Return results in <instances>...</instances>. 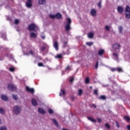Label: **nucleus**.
<instances>
[{"label":"nucleus","mask_w":130,"mask_h":130,"mask_svg":"<svg viewBox=\"0 0 130 130\" xmlns=\"http://www.w3.org/2000/svg\"><path fill=\"white\" fill-rule=\"evenodd\" d=\"M125 15L126 19H130V7L128 6H126L125 9Z\"/></svg>","instance_id":"nucleus-1"},{"label":"nucleus","mask_w":130,"mask_h":130,"mask_svg":"<svg viewBox=\"0 0 130 130\" xmlns=\"http://www.w3.org/2000/svg\"><path fill=\"white\" fill-rule=\"evenodd\" d=\"M38 27L35 23H31L28 25V29L29 31H36V29H37Z\"/></svg>","instance_id":"nucleus-2"},{"label":"nucleus","mask_w":130,"mask_h":130,"mask_svg":"<svg viewBox=\"0 0 130 130\" xmlns=\"http://www.w3.org/2000/svg\"><path fill=\"white\" fill-rule=\"evenodd\" d=\"M13 112L16 115L20 114L21 113V108L18 106H15L13 108Z\"/></svg>","instance_id":"nucleus-3"},{"label":"nucleus","mask_w":130,"mask_h":130,"mask_svg":"<svg viewBox=\"0 0 130 130\" xmlns=\"http://www.w3.org/2000/svg\"><path fill=\"white\" fill-rule=\"evenodd\" d=\"M113 49L115 50H120V48H121V46L120 44L115 43L112 45Z\"/></svg>","instance_id":"nucleus-4"},{"label":"nucleus","mask_w":130,"mask_h":130,"mask_svg":"<svg viewBox=\"0 0 130 130\" xmlns=\"http://www.w3.org/2000/svg\"><path fill=\"white\" fill-rule=\"evenodd\" d=\"M8 89L9 91H15L17 90V87L12 84H9L8 85Z\"/></svg>","instance_id":"nucleus-5"},{"label":"nucleus","mask_w":130,"mask_h":130,"mask_svg":"<svg viewBox=\"0 0 130 130\" xmlns=\"http://www.w3.org/2000/svg\"><path fill=\"white\" fill-rule=\"evenodd\" d=\"M25 6L28 8L32 7V0H27L25 3Z\"/></svg>","instance_id":"nucleus-6"},{"label":"nucleus","mask_w":130,"mask_h":130,"mask_svg":"<svg viewBox=\"0 0 130 130\" xmlns=\"http://www.w3.org/2000/svg\"><path fill=\"white\" fill-rule=\"evenodd\" d=\"M90 14L93 17L96 16L97 15V12H96V10L92 9L90 10Z\"/></svg>","instance_id":"nucleus-7"},{"label":"nucleus","mask_w":130,"mask_h":130,"mask_svg":"<svg viewBox=\"0 0 130 130\" xmlns=\"http://www.w3.org/2000/svg\"><path fill=\"white\" fill-rule=\"evenodd\" d=\"M25 90L26 91H27V92H29L30 93H31V94H33V93H34L35 91H34V89L33 88H30L28 86H26L25 88Z\"/></svg>","instance_id":"nucleus-8"},{"label":"nucleus","mask_w":130,"mask_h":130,"mask_svg":"<svg viewBox=\"0 0 130 130\" xmlns=\"http://www.w3.org/2000/svg\"><path fill=\"white\" fill-rule=\"evenodd\" d=\"M53 47L55 50H58V43L57 41H55L53 43Z\"/></svg>","instance_id":"nucleus-9"},{"label":"nucleus","mask_w":130,"mask_h":130,"mask_svg":"<svg viewBox=\"0 0 130 130\" xmlns=\"http://www.w3.org/2000/svg\"><path fill=\"white\" fill-rule=\"evenodd\" d=\"M104 52H105V50H104V49H100L98 51V54L100 56H102V55H103V54H104Z\"/></svg>","instance_id":"nucleus-10"},{"label":"nucleus","mask_w":130,"mask_h":130,"mask_svg":"<svg viewBox=\"0 0 130 130\" xmlns=\"http://www.w3.org/2000/svg\"><path fill=\"white\" fill-rule=\"evenodd\" d=\"M117 11L120 14H122L123 13V8L121 6H118L117 8Z\"/></svg>","instance_id":"nucleus-11"},{"label":"nucleus","mask_w":130,"mask_h":130,"mask_svg":"<svg viewBox=\"0 0 130 130\" xmlns=\"http://www.w3.org/2000/svg\"><path fill=\"white\" fill-rule=\"evenodd\" d=\"M38 112L39 113H41V114H45V111L41 108H39Z\"/></svg>","instance_id":"nucleus-12"},{"label":"nucleus","mask_w":130,"mask_h":130,"mask_svg":"<svg viewBox=\"0 0 130 130\" xmlns=\"http://www.w3.org/2000/svg\"><path fill=\"white\" fill-rule=\"evenodd\" d=\"M1 99L2 100H4V101H8L9 99L8 98V96H7L6 95H2Z\"/></svg>","instance_id":"nucleus-13"},{"label":"nucleus","mask_w":130,"mask_h":130,"mask_svg":"<svg viewBox=\"0 0 130 130\" xmlns=\"http://www.w3.org/2000/svg\"><path fill=\"white\" fill-rule=\"evenodd\" d=\"M31 103L33 106H37V101L35 99H31Z\"/></svg>","instance_id":"nucleus-14"},{"label":"nucleus","mask_w":130,"mask_h":130,"mask_svg":"<svg viewBox=\"0 0 130 130\" xmlns=\"http://www.w3.org/2000/svg\"><path fill=\"white\" fill-rule=\"evenodd\" d=\"M55 17L56 19H61L62 16L59 13H57L55 14Z\"/></svg>","instance_id":"nucleus-15"},{"label":"nucleus","mask_w":130,"mask_h":130,"mask_svg":"<svg viewBox=\"0 0 130 130\" xmlns=\"http://www.w3.org/2000/svg\"><path fill=\"white\" fill-rule=\"evenodd\" d=\"M65 29L66 31H70L71 29V24H67L66 26H65Z\"/></svg>","instance_id":"nucleus-16"},{"label":"nucleus","mask_w":130,"mask_h":130,"mask_svg":"<svg viewBox=\"0 0 130 130\" xmlns=\"http://www.w3.org/2000/svg\"><path fill=\"white\" fill-rule=\"evenodd\" d=\"M39 5H45V0H39Z\"/></svg>","instance_id":"nucleus-17"},{"label":"nucleus","mask_w":130,"mask_h":130,"mask_svg":"<svg viewBox=\"0 0 130 130\" xmlns=\"http://www.w3.org/2000/svg\"><path fill=\"white\" fill-rule=\"evenodd\" d=\"M45 49H46V46H43L40 49V50L41 52H44Z\"/></svg>","instance_id":"nucleus-18"},{"label":"nucleus","mask_w":130,"mask_h":130,"mask_svg":"<svg viewBox=\"0 0 130 130\" xmlns=\"http://www.w3.org/2000/svg\"><path fill=\"white\" fill-rule=\"evenodd\" d=\"M52 121L53 122L54 124L56 125V126H58V122H57L55 119H52Z\"/></svg>","instance_id":"nucleus-19"},{"label":"nucleus","mask_w":130,"mask_h":130,"mask_svg":"<svg viewBox=\"0 0 130 130\" xmlns=\"http://www.w3.org/2000/svg\"><path fill=\"white\" fill-rule=\"evenodd\" d=\"M30 37L31 38H36L37 37V35L34 32H31L30 34Z\"/></svg>","instance_id":"nucleus-20"},{"label":"nucleus","mask_w":130,"mask_h":130,"mask_svg":"<svg viewBox=\"0 0 130 130\" xmlns=\"http://www.w3.org/2000/svg\"><path fill=\"white\" fill-rule=\"evenodd\" d=\"M63 95H66V90L64 89H61L60 93H59V96H62Z\"/></svg>","instance_id":"nucleus-21"},{"label":"nucleus","mask_w":130,"mask_h":130,"mask_svg":"<svg viewBox=\"0 0 130 130\" xmlns=\"http://www.w3.org/2000/svg\"><path fill=\"white\" fill-rule=\"evenodd\" d=\"M87 118L88 120H90V121H91V122H96V120L91 117H88Z\"/></svg>","instance_id":"nucleus-22"},{"label":"nucleus","mask_w":130,"mask_h":130,"mask_svg":"<svg viewBox=\"0 0 130 130\" xmlns=\"http://www.w3.org/2000/svg\"><path fill=\"white\" fill-rule=\"evenodd\" d=\"M116 71L117 72H118V73H121V72H123V70H122V69H121V68H119V67L116 68Z\"/></svg>","instance_id":"nucleus-23"},{"label":"nucleus","mask_w":130,"mask_h":130,"mask_svg":"<svg viewBox=\"0 0 130 130\" xmlns=\"http://www.w3.org/2000/svg\"><path fill=\"white\" fill-rule=\"evenodd\" d=\"M85 84H89L90 83V78L88 77L85 78Z\"/></svg>","instance_id":"nucleus-24"},{"label":"nucleus","mask_w":130,"mask_h":130,"mask_svg":"<svg viewBox=\"0 0 130 130\" xmlns=\"http://www.w3.org/2000/svg\"><path fill=\"white\" fill-rule=\"evenodd\" d=\"M88 38H93L94 37V34L92 32H90L88 34Z\"/></svg>","instance_id":"nucleus-25"},{"label":"nucleus","mask_w":130,"mask_h":130,"mask_svg":"<svg viewBox=\"0 0 130 130\" xmlns=\"http://www.w3.org/2000/svg\"><path fill=\"white\" fill-rule=\"evenodd\" d=\"M99 99L100 100H106V96H105V95H102L100 96Z\"/></svg>","instance_id":"nucleus-26"},{"label":"nucleus","mask_w":130,"mask_h":130,"mask_svg":"<svg viewBox=\"0 0 130 130\" xmlns=\"http://www.w3.org/2000/svg\"><path fill=\"white\" fill-rule=\"evenodd\" d=\"M62 57V55L61 54H57L56 56H55V58H59V59H61Z\"/></svg>","instance_id":"nucleus-27"},{"label":"nucleus","mask_w":130,"mask_h":130,"mask_svg":"<svg viewBox=\"0 0 130 130\" xmlns=\"http://www.w3.org/2000/svg\"><path fill=\"white\" fill-rule=\"evenodd\" d=\"M86 45H87V46H92V45H93L94 43L92 42H86Z\"/></svg>","instance_id":"nucleus-28"},{"label":"nucleus","mask_w":130,"mask_h":130,"mask_svg":"<svg viewBox=\"0 0 130 130\" xmlns=\"http://www.w3.org/2000/svg\"><path fill=\"white\" fill-rule=\"evenodd\" d=\"M82 94H83V90L81 89L78 90V96H82Z\"/></svg>","instance_id":"nucleus-29"},{"label":"nucleus","mask_w":130,"mask_h":130,"mask_svg":"<svg viewBox=\"0 0 130 130\" xmlns=\"http://www.w3.org/2000/svg\"><path fill=\"white\" fill-rule=\"evenodd\" d=\"M124 119H125L128 122L130 121V118L129 116H125L124 117Z\"/></svg>","instance_id":"nucleus-30"},{"label":"nucleus","mask_w":130,"mask_h":130,"mask_svg":"<svg viewBox=\"0 0 130 130\" xmlns=\"http://www.w3.org/2000/svg\"><path fill=\"white\" fill-rule=\"evenodd\" d=\"M67 21L68 22L67 24L71 25V24L72 23V20H71V18H67Z\"/></svg>","instance_id":"nucleus-31"},{"label":"nucleus","mask_w":130,"mask_h":130,"mask_svg":"<svg viewBox=\"0 0 130 130\" xmlns=\"http://www.w3.org/2000/svg\"><path fill=\"white\" fill-rule=\"evenodd\" d=\"M93 94L94 95H96V96L98 95V89H94Z\"/></svg>","instance_id":"nucleus-32"},{"label":"nucleus","mask_w":130,"mask_h":130,"mask_svg":"<svg viewBox=\"0 0 130 130\" xmlns=\"http://www.w3.org/2000/svg\"><path fill=\"white\" fill-rule=\"evenodd\" d=\"M29 53L32 55V56H35V54H34V52L32 50H30L29 51Z\"/></svg>","instance_id":"nucleus-33"},{"label":"nucleus","mask_w":130,"mask_h":130,"mask_svg":"<svg viewBox=\"0 0 130 130\" xmlns=\"http://www.w3.org/2000/svg\"><path fill=\"white\" fill-rule=\"evenodd\" d=\"M118 29H119V33H122V30H123L122 26H119Z\"/></svg>","instance_id":"nucleus-34"},{"label":"nucleus","mask_w":130,"mask_h":130,"mask_svg":"<svg viewBox=\"0 0 130 130\" xmlns=\"http://www.w3.org/2000/svg\"><path fill=\"white\" fill-rule=\"evenodd\" d=\"M12 97L14 100H18V96L17 95L13 94Z\"/></svg>","instance_id":"nucleus-35"},{"label":"nucleus","mask_w":130,"mask_h":130,"mask_svg":"<svg viewBox=\"0 0 130 130\" xmlns=\"http://www.w3.org/2000/svg\"><path fill=\"white\" fill-rule=\"evenodd\" d=\"M105 29L106 31H110V28H109V26H108V25H106L105 27Z\"/></svg>","instance_id":"nucleus-36"},{"label":"nucleus","mask_w":130,"mask_h":130,"mask_svg":"<svg viewBox=\"0 0 130 130\" xmlns=\"http://www.w3.org/2000/svg\"><path fill=\"white\" fill-rule=\"evenodd\" d=\"M0 113H1V114H5V110H4L3 108H0Z\"/></svg>","instance_id":"nucleus-37"},{"label":"nucleus","mask_w":130,"mask_h":130,"mask_svg":"<svg viewBox=\"0 0 130 130\" xmlns=\"http://www.w3.org/2000/svg\"><path fill=\"white\" fill-rule=\"evenodd\" d=\"M48 112L49 113V114H53V110H52V109H50L48 110Z\"/></svg>","instance_id":"nucleus-38"},{"label":"nucleus","mask_w":130,"mask_h":130,"mask_svg":"<svg viewBox=\"0 0 130 130\" xmlns=\"http://www.w3.org/2000/svg\"><path fill=\"white\" fill-rule=\"evenodd\" d=\"M50 18H51V19H54L55 18V15H53V14H51L49 15Z\"/></svg>","instance_id":"nucleus-39"},{"label":"nucleus","mask_w":130,"mask_h":130,"mask_svg":"<svg viewBox=\"0 0 130 130\" xmlns=\"http://www.w3.org/2000/svg\"><path fill=\"white\" fill-rule=\"evenodd\" d=\"M113 56H114V57H116V58H118V55H117V53H113Z\"/></svg>","instance_id":"nucleus-40"},{"label":"nucleus","mask_w":130,"mask_h":130,"mask_svg":"<svg viewBox=\"0 0 130 130\" xmlns=\"http://www.w3.org/2000/svg\"><path fill=\"white\" fill-rule=\"evenodd\" d=\"M9 71L10 72H15V69L13 67H11L10 68H9Z\"/></svg>","instance_id":"nucleus-41"},{"label":"nucleus","mask_w":130,"mask_h":130,"mask_svg":"<svg viewBox=\"0 0 130 130\" xmlns=\"http://www.w3.org/2000/svg\"><path fill=\"white\" fill-rule=\"evenodd\" d=\"M38 67H44L43 63L39 62L38 63Z\"/></svg>","instance_id":"nucleus-42"},{"label":"nucleus","mask_w":130,"mask_h":130,"mask_svg":"<svg viewBox=\"0 0 130 130\" xmlns=\"http://www.w3.org/2000/svg\"><path fill=\"white\" fill-rule=\"evenodd\" d=\"M105 126L106 127H107V128H110V125H109V124H108L107 123L105 124Z\"/></svg>","instance_id":"nucleus-43"},{"label":"nucleus","mask_w":130,"mask_h":130,"mask_svg":"<svg viewBox=\"0 0 130 130\" xmlns=\"http://www.w3.org/2000/svg\"><path fill=\"white\" fill-rule=\"evenodd\" d=\"M1 130H7V127L6 126H2L0 127Z\"/></svg>","instance_id":"nucleus-44"},{"label":"nucleus","mask_w":130,"mask_h":130,"mask_svg":"<svg viewBox=\"0 0 130 130\" xmlns=\"http://www.w3.org/2000/svg\"><path fill=\"white\" fill-rule=\"evenodd\" d=\"M66 70H67V71H71V70H72V69L71 68V67L67 66L66 67Z\"/></svg>","instance_id":"nucleus-45"},{"label":"nucleus","mask_w":130,"mask_h":130,"mask_svg":"<svg viewBox=\"0 0 130 130\" xmlns=\"http://www.w3.org/2000/svg\"><path fill=\"white\" fill-rule=\"evenodd\" d=\"M98 63H99V62L98 61L96 62V64H95V68L96 69V70H97V69H98Z\"/></svg>","instance_id":"nucleus-46"},{"label":"nucleus","mask_w":130,"mask_h":130,"mask_svg":"<svg viewBox=\"0 0 130 130\" xmlns=\"http://www.w3.org/2000/svg\"><path fill=\"white\" fill-rule=\"evenodd\" d=\"M14 23L17 24H19V20L18 19H16L14 21Z\"/></svg>","instance_id":"nucleus-47"},{"label":"nucleus","mask_w":130,"mask_h":130,"mask_svg":"<svg viewBox=\"0 0 130 130\" xmlns=\"http://www.w3.org/2000/svg\"><path fill=\"white\" fill-rule=\"evenodd\" d=\"M98 7H99V8H101V2H99L98 4Z\"/></svg>","instance_id":"nucleus-48"},{"label":"nucleus","mask_w":130,"mask_h":130,"mask_svg":"<svg viewBox=\"0 0 130 130\" xmlns=\"http://www.w3.org/2000/svg\"><path fill=\"white\" fill-rule=\"evenodd\" d=\"M111 71L112 72H115V71H116V68H111Z\"/></svg>","instance_id":"nucleus-49"},{"label":"nucleus","mask_w":130,"mask_h":130,"mask_svg":"<svg viewBox=\"0 0 130 130\" xmlns=\"http://www.w3.org/2000/svg\"><path fill=\"white\" fill-rule=\"evenodd\" d=\"M37 57L40 59V60H42V57H41V56H37Z\"/></svg>","instance_id":"nucleus-50"},{"label":"nucleus","mask_w":130,"mask_h":130,"mask_svg":"<svg viewBox=\"0 0 130 130\" xmlns=\"http://www.w3.org/2000/svg\"><path fill=\"white\" fill-rule=\"evenodd\" d=\"M126 127H127L128 130H130V125H127L126 126Z\"/></svg>","instance_id":"nucleus-51"},{"label":"nucleus","mask_w":130,"mask_h":130,"mask_svg":"<svg viewBox=\"0 0 130 130\" xmlns=\"http://www.w3.org/2000/svg\"><path fill=\"white\" fill-rule=\"evenodd\" d=\"M73 81H74V78H71L70 79V83H72V82H73Z\"/></svg>","instance_id":"nucleus-52"},{"label":"nucleus","mask_w":130,"mask_h":130,"mask_svg":"<svg viewBox=\"0 0 130 130\" xmlns=\"http://www.w3.org/2000/svg\"><path fill=\"white\" fill-rule=\"evenodd\" d=\"M98 122H101V119H100V118H98Z\"/></svg>","instance_id":"nucleus-53"},{"label":"nucleus","mask_w":130,"mask_h":130,"mask_svg":"<svg viewBox=\"0 0 130 130\" xmlns=\"http://www.w3.org/2000/svg\"><path fill=\"white\" fill-rule=\"evenodd\" d=\"M116 126H117V127H119V124H118V123L117 122H116Z\"/></svg>","instance_id":"nucleus-54"},{"label":"nucleus","mask_w":130,"mask_h":130,"mask_svg":"<svg viewBox=\"0 0 130 130\" xmlns=\"http://www.w3.org/2000/svg\"><path fill=\"white\" fill-rule=\"evenodd\" d=\"M91 106H93L94 108H96V105L92 104Z\"/></svg>","instance_id":"nucleus-55"},{"label":"nucleus","mask_w":130,"mask_h":130,"mask_svg":"<svg viewBox=\"0 0 130 130\" xmlns=\"http://www.w3.org/2000/svg\"><path fill=\"white\" fill-rule=\"evenodd\" d=\"M75 99V98L74 96H72L71 97V100L74 101V100Z\"/></svg>","instance_id":"nucleus-56"},{"label":"nucleus","mask_w":130,"mask_h":130,"mask_svg":"<svg viewBox=\"0 0 130 130\" xmlns=\"http://www.w3.org/2000/svg\"><path fill=\"white\" fill-rule=\"evenodd\" d=\"M42 39H45V36H41Z\"/></svg>","instance_id":"nucleus-57"},{"label":"nucleus","mask_w":130,"mask_h":130,"mask_svg":"<svg viewBox=\"0 0 130 130\" xmlns=\"http://www.w3.org/2000/svg\"><path fill=\"white\" fill-rule=\"evenodd\" d=\"M64 44H66V45L68 44V42H64Z\"/></svg>","instance_id":"nucleus-58"},{"label":"nucleus","mask_w":130,"mask_h":130,"mask_svg":"<svg viewBox=\"0 0 130 130\" xmlns=\"http://www.w3.org/2000/svg\"><path fill=\"white\" fill-rule=\"evenodd\" d=\"M2 123V120L0 119V124Z\"/></svg>","instance_id":"nucleus-59"},{"label":"nucleus","mask_w":130,"mask_h":130,"mask_svg":"<svg viewBox=\"0 0 130 130\" xmlns=\"http://www.w3.org/2000/svg\"><path fill=\"white\" fill-rule=\"evenodd\" d=\"M92 88H93L92 86L89 87V89H92Z\"/></svg>","instance_id":"nucleus-60"}]
</instances>
